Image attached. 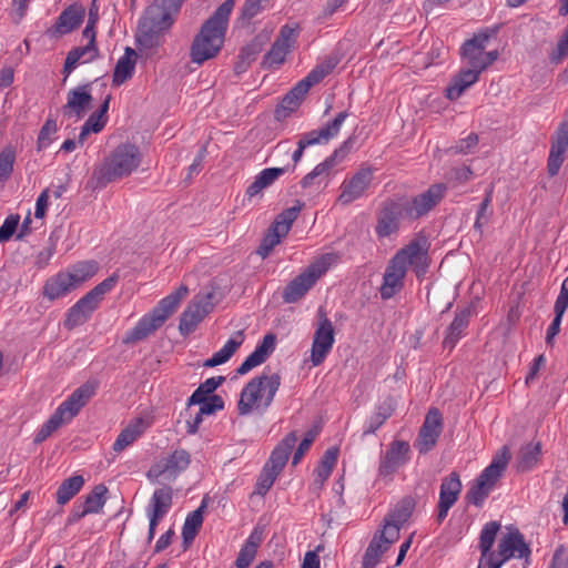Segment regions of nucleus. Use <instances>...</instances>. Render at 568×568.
I'll return each mask as SVG.
<instances>
[{
	"mask_svg": "<svg viewBox=\"0 0 568 568\" xmlns=\"http://www.w3.org/2000/svg\"><path fill=\"white\" fill-rule=\"evenodd\" d=\"M500 524L489 521L484 525L480 535L478 548L480 558L477 568H501L511 558L528 559L530 548L526 544L523 534L517 528H508L497 545V550H493Z\"/></svg>",
	"mask_w": 568,
	"mask_h": 568,
	"instance_id": "nucleus-1",
	"label": "nucleus"
},
{
	"mask_svg": "<svg viewBox=\"0 0 568 568\" xmlns=\"http://www.w3.org/2000/svg\"><path fill=\"white\" fill-rule=\"evenodd\" d=\"M429 244L423 236L416 237L397 251L390 258L383 275L379 288L381 297L389 300L404 287V280L409 266L418 277L426 274L428 268Z\"/></svg>",
	"mask_w": 568,
	"mask_h": 568,
	"instance_id": "nucleus-2",
	"label": "nucleus"
},
{
	"mask_svg": "<svg viewBox=\"0 0 568 568\" xmlns=\"http://www.w3.org/2000/svg\"><path fill=\"white\" fill-rule=\"evenodd\" d=\"M234 4V0H225L202 24L190 48V58L193 63L200 65L217 55L224 43Z\"/></svg>",
	"mask_w": 568,
	"mask_h": 568,
	"instance_id": "nucleus-3",
	"label": "nucleus"
},
{
	"mask_svg": "<svg viewBox=\"0 0 568 568\" xmlns=\"http://www.w3.org/2000/svg\"><path fill=\"white\" fill-rule=\"evenodd\" d=\"M141 162L142 153L138 146L130 143L120 144L94 169L91 181L94 187H104L132 174Z\"/></svg>",
	"mask_w": 568,
	"mask_h": 568,
	"instance_id": "nucleus-4",
	"label": "nucleus"
},
{
	"mask_svg": "<svg viewBox=\"0 0 568 568\" xmlns=\"http://www.w3.org/2000/svg\"><path fill=\"white\" fill-rule=\"evenodd\" d=\"M281 385L278 373L265 367L261 375L253 377L242 389L237 409L240 415L254 412L263 414L271 406Z\"/></svg>",
	"mask_w": 568,
	"mask_h": 568,
	"instance_id": "nucleus-5",
	"label": "nucleus"
},
{
	"mask_svg": "<svg viewBox=\"0 0 568 568\" xmlns=\"http://www.w3.org/2000/svg\"><path fill=\"white\" fill-rule=\"evenodd\" d=\"M338 258L337 253H325L314 260L285 286L282 293L283 301L291 304L302 300L315 283L338 262Z\"/></svg>",
	"mask_w": 568,
	"mask_h": 568,
	"instance_id": "nucleus-6",
	"label": "nucleus"
},
{
	"mask_svg": "<svg viewBox=\"0 0 568 568\" xmlns=\"http://www.w3.org/2000/svg\"><path fill=\"white\" fill-rule=\"evenodd\" d=\"M118 281L119 275L114 273L82 296L68 310L63 322L64 327L72 331L73 328L84 324L99 307L104 295L114 288Z\"/></svg>",
	"mask_w": 568,
	"mask_h": 568,
	"instance_id": "nucleus-7",
	"label": "nucleus"
},
{
	"mask_svg": "<svg viewBox=\"0 0 568 568\" xmlns=\"http://www.w3.org/2000/svg\"><path fill=\"white\" fill-rule=\"evenodd\" d=\"M354 144L355 138H348L345 140L342 145L333 152L332 155L326 158L323 162L318 163L302 179V187L312 189L315 192L325 189L329 182L334 166L348 155V153L354 149Z\"/></svg>",
	"mask_w": 568,
	"mask_h": 568,
	"instance_id": "nucleus-8",
	"label": "nucleus"
},
{
	"mask_svg": "<svg viewBox=\"0 0 568 568\" xmlns=\"http://www.w3.org/2000/svg\"><path fill=\"white\" fill-rule=\"evenodd\" d=\"M328 68L318 65L313 69L303 80L297 82L282 99L281 103L275 109V118L281 121L286 119L293 112H295L310 89L321 82L327 74Z\"/></svg>",
	"mask_w": 568,
	"mask_h": 568,
	"instance_id": "nucleus-9",
	"label": "nucleus"
},
{
	"mask_svg": "<svg viewBox=\"0 0 568 568\" xmlns=\"http://www.w3.org/2000/svg\"><path fill=\"white\" fill-rule=\"evenodd\" d=\"M489 38L488 33H478L462 45L460 54L468 64L467 69L480 74L497 60V50L486 51Z\"/></svg>",
	"mask_w": 568,
	"mask_h": 568,
	"instance_id": "nucleus-10",
	"label": "nucleus"
},
{
	"mask_svg": "<svg viewBox=\"0 0 568 568\" xmlns=\"http://www.w3.org/2000/svg\"><path fill=\"white\" fill-rule=\"evenodd\" d=\"M190 454L184 449H175L168 457L158 460L146 473V477L156 484L170 483L190 465Z\"/></svg>",
	"mask_w": 568,
	"mask_h": 568,
	"instance_id": "nucleus-11",
	"label": "nucleus"
},
{
	"mask_svg": "<svg viewBox=\"0 0 568 568\" xmlns=\"http://www.w3.org/2000/svg\"><path fill=\"white\" fill-rule=\"evenodd\" d=\"M300 211L301 206H292L276 216L256 251L262 258H266L273 248L281 243L282 239L288 234Z\"/></svg>",
	"mask_w": 568,
	"mask_h": 568,
	"instance_id": "nucleus-12",
	"label": "nucleus"
},
{
	"mask_svg": "<svg viewBox=\"0 0 568 568\" xmlns=\"http://www.w3.org/2000/svg\"><path fill=\"white\" fill-rule=\"evenodd\" d=\"M300 36L298 24H284L278 32L271 49L266 52L263 59V67L266 69H274L282 65L287 54L293 50L297 38Z\"/></svg>",
	"mask_w": 568,
	"mask_h": 568,
	"instance_id": "nucleus-13",
	"label": "nucleus"
},
{
	"mask_svg": "<svg viewBox=\"0 0 568 568\" xmlns=\"http://www.w3.org/2000/svg\"><path fill=\"white\" fill-rule=\"evenodd\" d=\"M410 459V447L405 440H394L379 457L377 477L390 480Z\"/></svg>",
	"mask_w": 568,
	"mask_h": 568,
	"instance_id": "nucleus-14",
	"label": "nucleus"
},
{
	"mask_svg": "<svg viewBox=\"0 0 568 568\" xmlns=\"http://www.w3.org/2000/svg\"><path fill=\"white\" fill-rule=\"evenodd\" d=\"M447 190L445 183L432 184L426 191L404 203L405 216L415 220L426 215L445 197Z\"/></svg>",
	"mask_w": 568,
	"mask_h": 568,
	"instance_id": "nucleus-15",
	"label": "nucleus"
},
{
	"mask_svg": "<svg viewBox=\"0 0 568 568\" xmlns=\"http://www.w3.org/2000/svg\"><path fill=\"white\" fill-rule=\"evenodd\" d=\"M173 489L163 486L153 491L150 503L145 509L149 519L148 541L151 542L155 535L159 523L166 516L172 507Z\"/></svg>",
	"mask_w": 568,
	"mask_h": 568,
	"instance_id": "nucleus-16",
	"label": "nucleus"
},
{
	"mask_svg": "<svg viewBox=\"0 0 568 568\" xmlns=\"http://www.w3.org/2000/svg\"><path fill=\"white\" fill-rule=\"evenodd\" d=\"M213 305L210 294L195 295L180 317L179 329L182 335H189L194 332L203 318L211 312Z\"/></svg>",
	"mask_w": 568,
	"mask_h": 568,
	"instance_id": "nucleus-17",
	"label": "nucleus"
},
{
	"mask_svg": "<svg viewBox=\"0 0 568 568\" xmlns=\"http://www.w3.org/2000/svg\"><path fill=\"white\" fill-rule=\"evenodd\" d=\"M372 181L373 170L369 166L361 168L351 178H346L342 182L337 203L345 206L361 199L369 187Z\"/></svg>",
	"mask_w": 568,
	"mask_h": 568,
	"instance_id": "nucleus-18",
	"label": "nucleus"
},
{
	"mask_svg": "<svg viewBox=\"0 0 568 568\" xmlns=\"http://www.w3.org/2000/svg\"><path fill=\"white\" fill-rule=\"evenodd\" d=\"M335 342L333 323L325 315L320 317L315 329L311 349V362L314 366L321 365L332 351Z\"/></svg>",
	"mask_w": 568,
	"mask_h": 568,
	"instance_id": "nucleus-19",
	"label": "nucleus"
},
{
	"mask_svg": "<svg viewBox=\"0 0 568 568\" xmlns=\"http://www.w3.org/2000/svg\"><path fill=\"white\" fill-rule=\"evenodd\" d=\"M94 393L95 387L93 384L85 383L81 385L58 406L53 415L57 416L63 425L71 422Z\"/></svg>",
	"mask_w": 568,
	"mask_h": 568,
	"instance_id": "nucleus-20",
	"label": "nucleus"
},
{
	"mask_svg": "<svg viewBox=\"0 0 568 568\" xmlns=\"http://www.w3.org/2000/svg\"><path fill=\"white\" fill-rule=\"evenodd\" d=\"M443 422L442 415L438 409H430L420 427L418 438L415 442V447L420 454H426L432 450L442 433Z\"/></svg>",
	"mask_w": 568,
	"mask_h": 568,
	"instance_id": "nucleus-21",
	"label": "nucleus"
},
{
	"mask_svg": "<svg viewBox=\"0 0 568 568\" xmlns=\"http://www.w3.org/2000/svg\"><path fill=\"white\" fill-rule=\"evenodd\" d=\"M85 8L80 3L67 7L58 17L55 23L48 28L45 34L50 38H58L79 28L83 22Z\"/></svg>",
	"mask_w": 568,
	"mask_h": 568,
	"instance_id": "nucleus-22",
	"label": "nucleus"
},
{
	"mask_svg": "<svg viewBox=\"0 0 568 568\" xmlns=\"http://www.w3.org/2000/svg\"><path fill=\"white\" fill-rule=\"evenodd\" d=\"M181 8L178 2L175 3L171 0H153L146 8L142 19L170 30Z\"/></svg>",
	"mask_w": 568,
	"mask_h": 568,
	"instance_id": "nucleus-23",
	"label": "nucleus"
},
{
	"mask_svg": "<svg viewBox=\"0 0 568 568\" xmlns=\"http://www.w3.org/2000/svg\"><path fill=\"white\" fill-rule=\"evenodd\" d=\"M462 491V481L457 473H452L449 476L443 478L439 490L438 515L437 520L442 523L449 511V509L457 501Z\"/></svg>",
	"mask_w": 568,
	"mask_h": 568,
	"instance_id": "nucleus-24",
	"label": "nucleus"
},
{
	"mask_svg": "<svg viewBox=\"0 0 568 568\" xmlns=\"http://www.w3.org/2000/svg\"><path fill=\"white\" fill-rule=\"evenodd\" d=\"M405 215L404 204L395 201L386 202L378 214L376 234L386 237L398 230L399 219Z\"/></svg>",
	"mask_w": 568,
	"mask_h": 568,
	"instance_id": "nucleus-25",
	"label": "nucleus"
},
{
	"mask_svg": "<svg viewBox=\"0 0 568 568\" xmlns=\"http://www.w3.org/2000/svg\"><path fill=\"white\" fill-rule=\"evenodd\" d=\"M170 30L164 27L154 24L141 18L135 36L136 42L141 49H156L163 44L164 36Z\"/></svg>",
	"mask_w": 568,
	"mask_h": 568,
	"instance_id": "nucleus-26",
	"label": "nucleus"
},
{
	"mask_svg": "<svg viewBox=\"0 0 568 568\" xmlns=\"http://www.w3.org/2000/svg\"><path fill=\"white\" fill-rule=\"evenodd\" d=\"M276 337L273 334H266L262 342L258 343L244 362L236 368V373L240 375H245L254 367L263 364L267 357L275 349Z\"/></svg>",
	"mask_w": 568,
	"mask_h": 568,
	"instance_id": "nucleus-27",
	"label": "nucleus"
},
{
	"mask_svg": "<svg viewBox=\"0 0 568 568\" xmlns=\"http://www.w3.org/2000/svg\"><path fill=\"white\" fill-rule=\"evenodd\" d=\"M412 504L408 500H403L398 504L386 517L383 527L384 535L390 540H397L399 536V529L403 524L407 521L412 514Z\"/></svg>",
	"mask_w": 568,
	"mask_h": 568,
	"instance_id": "nucleus-28",
	"label": "nucleus"
},
{
	"mask_svg": "<svg viewBox=\"0 0 568 568\" xmlns=\"http://www.w3.org/2000/svg\"><path fill=\"white\" fill-rule=\"evenodd\" d=\"M568 150V129L566 123L562 122L558 129L557 135L552 141L549 158H548V173L554 176L559 172L564 162V155Z\"/></svg>",
	"mask_w": 568,
	"mask_h": 568,
	"instance_id": "nucleus-29",
	"label": "nucleus"
},
{
	"mask_svg": "<svg viewBox=\"0 0 568 568\" xmlns=\"http://www.w3.org/2000/svg\"><path fill=\"white\" fill-rule=\"evenodd\" d=\"M187 294V286L181 285L176 291L162 298L158 306L151 311L152 316L156 318L158 324L163 325L164 322L176 311L181 301L185 298Z\"/></svg>",
	"mask_w": 568,
	"mask_h": 568,
	"instance_id": "nucleus-30",
	"label": "nucleus"
},
{
	"mask_svg": "<svg viewBox=\"0 0 568 568\" xmlns=\"http://www.w3.org/2000/svg\"><path fill=\"white\" fill-rule=\"evenodd\" d=\"M91 101L92 95L89 92V85L78 87L69 91L63 112L70 116L75 115L77 118H82Z\"/></svg>",
	"mask_w": 568,
	"mask_h": 568,
	"instance_id": "nucleus-31",
	"label": "nucleus"
},
{
	"mask_svg": "<svg viewBox=\"0 0 568 568\" xmlns=\"http://www.w3.org/2000/svg\"><path fill=\"white\" fill-rule=\"evenodd\" d=\"M75 288L69 275L62 271L45 281L42 293L49 301H55L67 296Z\"/></svg>",
	"mask_w": 568,
	"mask_h": 568,
	"instance_id": "nucleus-32",
	"label": "nucleus"
},
{
	"mask_svg": "<svg viewBox=\"0 0 568 568\" xmlns=\"http://www.w3.org/2000/svg\"><path fill=\"white\" fill-rule=\"evenodd\" d=\"M296 442L297 436L295 432L287 434L273 449L265 466L281 474Z\"/></svg>",
	"mask_w": 568,
	"mask_h": 568,
	"instance_id": "nucleus-33",
	"label": "nucleus"
},
{
	"mask_svg": "<svg viewBox=\"0 0 568 568\" xmlns=\"http://www.w3.org/2000/svg\"><path fill=\"white\" fill-rule=\"evenodd\" d=\"M471 311L469 307H464L456 312L455 317L446 331L443 341L444 347L454 348L458 341L464 336L468 325Z\"/></svg>",
	"mask_w": 568,
	"mask_h": 568,
	"instance_id": "nucleus-34",
	"label": "nucleus"
},
{
	"mask_svg": "<svg viewBox=\"0 0 568 568\" xmlns=\"http://www.w3.org/2000/svg\"><path fill=\"white\" fill-rule=\"evenodd\" d=\"M568 307V277L561 283L560 294L555 303V317L546 333V345L552 346L554 339L560 332L562 316Z\"/></svg>",
	"mask_w": 568,
	"mask_h": 568,
	"instance_id": "nucleus-35",
	"label": "nucleus"
},
{
	"mask_svg": "<svg viewBox=\"0 0 568 568\" xmlns=\"http://www.w3.org/2000/svg\"><path fill=\"white\" fill-rule=\"evenodd\" d=\"M393 542L383 532L375 534L363 556L362 568H375Z\"/></svg>",
	"mask_w": 568,
	"mask_h": 568,
	"instance_id": "nucleus-36",
	"label": "nucleus"
},
{
	"mask_svg": "<svg viewBox=\"0 0 568 568\" xmlns=\"http://www.w3.org/2000/svg\"><path fill=\"white\" fill-rule=\"evenodd\" d=\"M98 57L99 50L97 45L85 44L83 47L73 48L67 54L63 73L65 77H69L80 62L89 63L94 61Z\"/></svg>",
	"mask_w": 568,
	"mask_h": 568,
	"instance_id": "nucleus-37",
	"label": "nucleus"
},
{
	"mask_svg": "<svg viewBox=\"0 0 568 568\" xmlns=\"http://www.w3.org/2000/svg\"><path fill=\"white\" fill-rule=\"evenodd\" d=\"M244 335L242 331L235 332L227 342L215 352L210 358L204 361V367H215L222 364H225L237 351V348L243 344Z\"/></svg>",
	"mask_w": 568,
	"mask_h": 568,
	"instance_id": "nucleus-38",
	"label": "nucleus"
},
{
	"mask_svg": "<svg viewBox=\"0 0 568 568\" xmlns=\"http://www.w3.org/2000/svg\"><path fill=\"white\" fill-rule=\"evenodd\" d=\"M508 459V449L504 447L503 452L493 458L491 463L481 471L477 479L493 490L495 484L505 470Z\"/></svg>",
	"mask_w": 568,
	"mask_h": 568,
	"instance_id": "nucleus-39",
	"label": "nucleus"
},
{
	"mask_svg": "<svg viewBox=\"0 0 568 568\" xmlns=\"http://www.w3.org/2000/svg\"><path fill=\"white\" fill-rule=\"evenodd\" d=\"M263 540V532L258 528H254L253 531L250 534L247 539L245 540L244 545L240 549V552L235 560L236 568H248L250 565L253 562L257 549Z\"/></svg>",
	"mask_w": 568,
	"mask_h": 568,
	"instance_id": "nucleus-40",
	"label": "nucleus"
},
{
	"mask_svg": "<svg viewBox=\"0 0 568 568\" xmlns=\"http://www.w3.org/2000/svg\"><path fill=\"white\" fill-rule=\"evenodd\" d=\"M479 79V73L470 69H462L459 73L452 80L446 88V98L449 100H457L462 94L475 84Z\"/></svg>",
	"mask_w": 568,
	"mask_h": 568,
	"instance_id": "nucleus-41",
	"label": "nucleus"
},
{
	"mask_svg": "<svg viewBox=\"0 0 568 568\" xmlns=\"http://www.w3.org/2000/svg\"><path fill=\"white\" fill-rule=\"evenodd\" d=\"M395 402L392 397L384 399L364 424V435L374 434L394 413Z\"/></svg>",
	"mask_w": 568,
	"mask_h": 568,
	"instance_id": "nucleus-42",
	"label": "nucleus"
},
{
	"mask_svg": "<svg viewBox=\"0 0 568 568\" xmlns=\"http://www.w3.org/2000/svg\"><path fill=\"white\" fill-rule=\"evenodd\" d=\"M161 326L162 325L158 324L156 318L152 316V313L150 312L149 314L144 315L133 328L124 334L123 343L134 344L140 342L146 338Z\"/></svg>",
	"mask_w": 568,
	"mask_h": 568,
	"instance_id": "nucleus-43",
	"label": "nucleus"
},
{
	"mask_svg": "<svg viewBox=\"0 0 568 568\" xmlns=\"http://www.w3.org/2000/svg\"><path fill=\"white\" fill-rule=\"evenodd\" d=\"M146 424L142 418H135L119 434L113 443V450L120 453L131 446L146 429Z\"/></svg>",
	"mask_w": 568,
	"mask_h": 568,
	"instance_id": "nucleus-44",
	"label": "nucleus"
},
{
	"mask_svg": "<svg viewBox=\"0 0 568 568\" xmlns=\"http://www.w3.org/2000/svg\"><path fill=\"white\" fill-rule=\"evenodd\" d=\"M136 53L132 48H125L124 54L118 60L113 71V84L121 85L133 75Z\"/></svg>",
	"mask_w": 568,
	"mask_h": 568,
	"instance_id": "nucleus-45",
	"label": "nucleus"
},
{
	"mask_svg": "<svg viewBox=\"0 0 568 568\" xmlns=\"http://www.w3.org/2000/svg\"><path fill=\"white\" fill-rule=\"evenodd\" d=\"M204 508L205 503L202 501L201 506L197 509L191 511L186 516L182 527V539L184 548H187L194 540L195 536L197 535V531L203 523Z\"/></svg>",
	"mask_w": 568,
	"mask_h": 568,
	"instance_id": "nucleus-46",
	"label": "nucleus"
},
{
	"mask_svg": "<svg viewBox=\"0 0 568 568\" xmlns=\"http://www.w3.org/2000/svg\"><path fill=\"white\" fill-rule=\"evenodd\" d=\"M84 485V478L82 475H73L64 479L57 489L55 501L58 505H65L69 503Z\"/></svg>",
	"mask_w": 568,
	"mask_h": 568,
	"instance_id": "nucleus-47",
	"label": "nucleus"
},
{
	"mask_svg": "<svg viewBox=\"0 0 568 568\" xmlns=\"http://www.w3.org/2000/svg\"><path fill=\"white\" fill-rule=\"evenodd\" d=\"M75 287L90 280L98 272V264L94 261H82L69 266L64 271Z\"/></svg>",
	"mask_w": 568,
	"mask_h": 568,
	"instance_id": "nucleus-48",
	"label": "nucleus"
},
{
	"mask_svg": "<svg viewBox=\"0 0 568 568\" xmlns=\"http://www.w3.org/2000/svg\"><path fill=\"white\" fill-rule=\"evenodd\" d=\"M541 447L539 443H530L521 447L517 456V469L519 471H528L532 469L540 457Z\"/></svg>",
	"mask_w": 568,
	"mask_h": 568,
	"instance_id": "nucleus-49",
	"label": "nucleus"
},
{
	"mask_svg": "<svg viewBox=\"0 0 568 568\" xmlns=\"http://www.w3.org/2000/svg\"><path fill=\"white\" fill-rule=\"evenodd\" d=\"M337 455L338 449L335 447L328 448L324 453L317 468L314 470L315 484L322 486L325 483V480L331 476L333 468L335 467V464L337 462Z\"/></svg>",
	"mask_w": 568,
	"mask_h": 568,
	"instance_id": "nucleus-50",
	"label": "nucleus"
},
{
	"mask_svg": "<svg viewBox=\"0 0 568 568\" xmlns=\"http://www.w3.org/2000/svg\"><path fill=\"white\" fill-rule=\"evenodd\" d=\"M108 488L104 485H97L85 496L82 506L89 514H99L102 511L105 504V494Z\"/></svg>",
	"mask_w": 568,
	"mask_h": 568,
	"instance_id": "nucleus-51",
	"label": "nucleus"
},
{
	"mask_svg": "<svg viewBox=\"0 0 568 568\" xmlns=\"http://www.w3.org/2000/svg\"><path fill=\"white\" fill-rule=\"evenodd\" d=\"M16 162V150L8 145L0 152V181H7L13 172Z\"/></svg>",
	"mask_w": 568,
	"mask_h": 568,
	"instance_id": "nucleus-52",
	"label": "nucleus"
},
{
	"mask_svg": "<svg viewBox=\"0 0 568 568\" xmlns=\"http://www.w3.org/2000/svg\"><path fill=\"white\" fill-rule=\"evenodd\" d=\"M58 130L57 122L52 119H48L43 126L40 130V133L38 135L37 146L38 150L47 149L51 142L52 136L55 134Z\"/></svg>",
	"mask_w": 568,
	"mask_h": 568,
	"instance_id": "nucleus-53",
	"label": "nucleus"
},
{
	"mask_svg": "<svg viewBox=\"0 0 568 568\" xmlns=\"http://www.w3.org/2000/svg\"><path fill=\"white\" fill-rule=\"evenodd\" d=\"M280 473L264 465L263 470L256 483V494L265 495L273 486Z\"/></svg>",
	"mask_w": 568,
	"mask_h": 568,
	"instance_id": "nucleus-54",
	"label": "nucleus"
},
{
	"mask_svg": "<svg viewBox=\"0 0 568 568\" xmlns=\"http://www.w3.org/2000/svg\"><path fill=\"white\" fill-rule=\"evenodd\" d=\"M62 422L54 416L53 414L51 417L41 426V428L37 432L34 436V443L39 444L45 440L53 432H55L58 428L62 426Z\"/></svg>",
	"mask_w": 568,
	"mask_h": 568,
	"instance_id": "nucleus-55",
	"label": "nucleus"
},
{
	"mask_svg": "<svg viewBox=\"0 0 568 568\" xmlns=\"http://www.w3.org/2000/svg\"><path fill=\"white\" fill-rule=\"evenodd\" d=\"M490 491V488L485 486L484 483H480L478 479H476V483L467 493V499L469 503L476 506H480Z\"/></svg>",
	"mask_w": 568,
	"mask_h": 568,
	"instance_id": "nucleus-56",
	"label": "nucleus"
},
{
	"mask_svg": "<svg viewBox=\"0 0 568 568\" xmlns=\"http://www.w3.org/2000/svg\"><path fill=\"white\" fill-rule=\"evenodd\" d=\"M348 116L347 111L339 112L335 119L328 122L325 126L321 128L327 140L334 139L341 131V128Z\"/></svg>",
	"mask_w": 568,
	"mask_h": 568,
	"instance_id": "nucleus-57",
	"label": "nucleus"
},
{
	"mask_svg": "<svg viewBox=\"0 0 568 568\" xmlns=\"http://www.w3.org/2000/svg\"><path fill=\"white\" fill-rule=\"evenodd\" d=\"M298 142H301L305 149L317 145L325 144L328 142L322 129L312 130L301 135Z\"/></svg>",
	"mask_w": 568,
	"mask_h": 568,
	"instance_id": "nucleus-58",
	"label": "nucleus"
},
{
	"mask_svg": "<svg viewBox=\"0 0 568 568\" xmlns=\"http://www.w3.org/2000/svg\"><path fill=\"white\" fill-rule=\"evenodd\" d=\"M19 221L20 216L17 214H11L6 217L2 225L0 226V243L11 239L18 227Z\"/></svg>",
	"mask_w": 568,
	"mask_h": 568,
	"instance_id": "nucleus-59",
	"label": "nucleus"
},
{
	"mask_svg": "<svg viewBox=\"0 0 568 568\" xmlns=\"http://www.w3.org/2000/svg\"><path fill=\"white\" fill-rule=\"evenodd\" d=\"M288 168H267L262 170L256 176L261 181V184L266 189L273 184L282 174H284Z\"/></svg>",
	"mask_w": 568,
	"mask_h": 568,
	"instance_id": "nucleus-60",
	"label": "nucleus"
},
{
	"mask_svg": "<svg viewBox=\"0 0 568 568\" xmlns=\"http://www.w3.org/2000/svg\"><path fill=\"white\" fill-rule=\"evenodd\" d=\"M224 402L219 395H211L200 405V415H211L223 409Z\"/></svg>",
	"mask_w": 568,
	"mask_h": 568,
	"instance_id": "nucleus-61",
	"label": "nucleus"
},
{
	"mask_svg": "<svg viewBox=\"0 0 568 568\" xmlns=\"http://www.w3.org/2000/svg\"><path fill=\"white\" fill-rule=\"evenodd\" d=\"M315 437H316V433H314L312 430L306 433V435L304 436L303 440L300 443L297 449L295 450V453L293 455V460H292L293 465H297L301 462L304 454L310 449L311 445L315 440Z\"/></svg>",
	"mask_w": 568,
	"mask_h": 568,
	"instance_id": "nucleus-62",
	"label": "nucleus"
},
{
	"mask_svg": "<svg viewBox=\"0 0 568 568\" xmlns=\"http://www.w3.org/2000/svg\"><path fill=\"white\" fill-rule=\"evenodd\" d=\"M568 54V30H565L556 50L551 53L550 60L552 63H559Z\"/></svg>",
	"mask_w": 568,
	"mask_h": 568,
	"instance_id": "nucleus-63",
	"label": "nucleus"
},
{
	"mask_svg": "<svg viewBox=\"0 0 568 568\" xmlns=\"http://www.w3.org/2000/svg\"><path fill=\"white\" fill-rule=\"evenodd\" d=\"M478 144V136L470 133L465 139H462L454 148L455 153L467 154Z\"/></svg>",
	"mask_w": 568,
	"mask_h": 568,
	"instance_id": "nucleus-64",
	"label": "nucleus"
}]
</instances>
